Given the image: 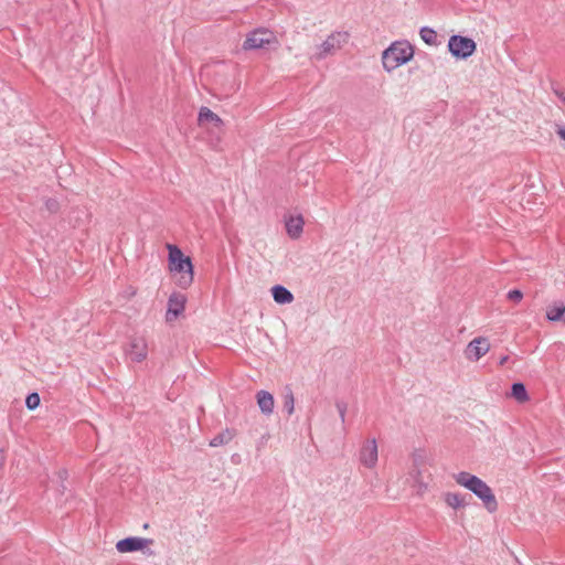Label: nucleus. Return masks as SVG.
Returning a JSON list of instances; mask_svg holds the SVG:
<instances>
[{
	"instance_id": "f257e3e1",
	"label": "nucleus",
	"mask_w": 565,
	"mask_h": 565,
	"mask_svg": "<svg viewBox=\"0 0 565 565\" xmlns=\"http://www.w3.org/2000/svg\"><path fill=\"white\" fill-rule=\"evenodd\" d=\"M455 481L471 491L479 498L489 512H494L498 509V502L492 489L479 477L466 471L458 472L454 476Z\"/></svg>"
},
{
	"instance_id": "f03ea898",
	"label": "nucleus",
	"mask_w": 565,
	"mask_h": 565,
	"mask_svg": "<svg viewBox=\"0 0 565 565\" xmlns=\"http://www.w3.org/2000/svg\"><path fill=\"white\" fill-rule=\"evenodd\" d=\"M168 248L170 270L179 275L175 282L179 287L185 289L193 281V266L191 259L185 257L177 246L169 245Z\"/></svg>"
},
{
	"instance_id": "7ed1b4c3",
	"label": "nucleus",
	"mask_w": 565,
	"mask_h": 565,
	"mask_svg": "<svg viewBox=\"0 0 565 565\" xmlns=\"http://www.w3.org/2000/svg\"><path fill=\"white\" fill-rule=\"evenodd\" d=\"M414 56V49L407 41L392 43L382 54L383 67L392 72L401 65L411 61Z\"/></svg>"
},
{
	"instance_id": "20e7f679",
	"label": "nucleus",
	"mask_w": 565,
	"mask_h": 565,
	"mask_svg": "<svg viewBox=\"0 0 565 565\" xmlns=\"http://www.w3.org/2000/svg\"><path fill=\"white\" fill-rule=\"evenodd\" d=\"M349 40V34L345 32H334L330 34L318 47L313 54V58L321 61L333 55L340 50Z\"/></svg>"
},
{
	"instance_id": "39448f33",
	"label": "nucleus",
	"mask_w": 565,
	"mask_h": 565,
	"mask_svg": "<svg viewBox=\"0 0 565 565\" xmlns=\"http://www.w3.org/2000/svg\"><path fill=\"white\" fill-rule=\"evenodd\" d=\"M476 42L467 36L455 34L448 40V51L458 60L470 57L476 52Z\"/></svg>"
},
{
	"instance_id": "423d86ee",
	"label": "nucleus",
	"mask_w": 565,
	"mask_h": 565,
	"mask_svg": "<svg viewBox=\"0 0 565 565\" xmlns=\"http://www.w3.org/2000/svg\"><path fill=\"white\" fill-rule=\"evenodd\" d=\"M125 354L131 362L141 363L148 356V341L145 337H134L130 339Z\"/></svg>"
},
{
	"instance_id": "0eeeda50",
	"label": "nucleus",
	"mask_w": 565,
	"mask_h": 565,
	"mask_svg": "<svg viewBox=\"0 0 565 565\" xmlns=\"http://www.w3.org/2000/svg\"><path fill=\"white\" fill-rule=\"evenodd\" d=\"M274 42H276V38L271 31L266 29H258L247 35L243 47L245 50H256Z\"/></svg>"
},
{
	"instance_id": "6e6552de",
	"label": "nucleus",
	"mask_w": 565,
	"mask_h": 565,
	"mask_svg": "<svg viewBox=\"0 0 565 565\" xmlns=\"http://www.w3.org/2000/svg\"><path fill=\"white\" fill-rule=\"evenodd\" d=\"M361 465L369 469L375 468L379 460V448L375 438L366 439L359 451Z\"/></svg>"
},
{
	"instance_id": "1a4fd4ad",
	"label": "nucleus",
	"mask_w": 565,
	"mask_h": 565,
	"mask_svg": "<svg viewBox=\"0 0 565 565\" xmlns=\"http://www.w3.org/2000/svg\"><path fill=\"white\" fill-rule=\"evenodd\" d=\"M490 351V342L484 337L475 338L465 350L467 360L477 362Z\"/></svg>"
},
{
	"instance_id": "9d476101",
	"label": "nucleus",
	"mask_w": 565,
	"mask_h": 565,
	"mask_svg": "<svg viewBox=\"0 0 565 565\" xmlns=\"http://www.w3.org/2000/svg\"><path fill=\"white\" fill-rule=\"evenodd\" d=\"M186 297L180 292H173L169 297L166 312V321H174L185 309Z\"/></svg>"
},
{
	"instance_id": "9b49d317",
	"label": "nucleus",
	"mask_w": 565,
	"mask_h": 565,
	"mask_svg": "<svg viewBox=\"0 0 565 565\" xmlns=\"http://www.w3.org/2000/svg\"><path fill=\"white\" fill-rule=\"evenodd\" d=\"M150 544H152V540L150 539L130 536L118 541L116 543V550L119 553H131L143 550L146 546Z\"/></svg>"
},
{
	"instance_id": "f8f14e48",
	"label": "nucleus",
	"mask_w": 565,
	"mask_h": 565,
	"mask_svg": "<svg viewBox=\"0 0 565 565\" xmlns=\"http://www.w3.org/2000/svg\"><path fill=\"white\" fill-rule=\"evenodd\" d=\"M256 399L257 405L264 415L269 416L273 414L275 406V399L273 394H270L267 391H259L256 394Z\"/></svg>"
},
{
	"instance_id": "ddd939ff",
	"label": "nucleus",
	"mask_w": 565,
	"mask_h": 565,
	"mask_svg": "<svg viewBox=\"0 0 565 565\" xmlns=\"http://www.w3.org/2000/svg\"><path fill=\"white\" fill-rule=\"evenodd\" d=\"M198 121L199 125L211 124L213 127L217 129H221L223 126V120L221 119V117L207 107L200 108Z\"/></svg>"
},
{
	"instance_id": "4468645a",
	"label": "nucleus",
	"mask_w": 565,
	"mask_h": 565,
	"mask_svg": "<svg viewBox=\"0 0 565 565\" xmlns=\"http://www.w3.org/2000/svg\"><path fill=\"white\" fill-rule=\"evenodd\" d=\"M305 221L301 215L290 216L286 221V231L290 238L297 239L300 237L303 231Z\"/></svg>"
},
{
	"instance_id": "2eb2a0df",
	"label": "nucleus",
	"mask_w": 565,
	"mask_h": 565,
	"mask_svg": "<svg viewBox=\"0 0 565 565\" xmlns=\"http://www.w3.org/2000/svg\"><path fill=\"white\" fill-rule=\"evenodd\" d=\"M271 295L274 300L280 305L290 303L294 300V295L291 291L281 285L274 286L271 288Z\"/></svg>"
},
{
	"instance_id": "dca6fc26",
	"label": "nucleus",
	"mask_w": 565,
	"mask_h": 565,
	"mask_svg": "<svg viewBox=\"0 0 565 565\" xmlns=\"http://www.w3.org/2000/svg\"><path fill=\"white\" fill-rule=\"evenodd\" d=\"M565 315V303L555 301L546 308V318L551 322L562 321Z\"/></svg>"
},
{
	"instance_id": "f3484780",
	"label": "nucleus",
	"mask_w": 565,
	"mask_h": 565,
	"mask_svg": "<svg viewBox=\"0 0 565 565\" xmlns=\"http://www.w3.org/2000/svg\"><path fill=\"white\" fill-rule=\"evenodd\" d=\"M426 473V467H412L409 476L414 482V487L418 489V492H424L427 490L428 484L424 480V475Z\"/></svg>"
},
{
	"instance_id": "a211bd4d",
	"label": "nucleus",
	"mask_w": 565,
	"mask_h": 565,
	"mask_svg": "<svg viewBox=\"0 0 565 565\" xmlns=\"http://www.w3.org/2000/svg\"><path fill=\"white\" fill-rule=\"evenodd\" d=\"M446 504L452 509H459L466 505L465 497L460 493L446 492L444 494Z\"/></svg>"
},
{
	"instance_id": "6ab92c4d",
	"label": "nucleus",
	"mask_w": 565,
	"mask_h": 565,
	"mask_svg": "<svg viewBox=\"0 0 565 565\" xmlns=\"http://www.w3.org/2000/svg\"><path fill=\"white\" fill-rule=\"evenodd\" d=\"M233 437H234L233 430L225 429L211 439L210 446L218 447V446L226 445L233 439Z\"/></svg>"
},
{
	"instance_id": "aec40b11",
	"label": "nucleus",
	"mask_w": 565,
	"mask_h": 565,
	"mask_svg": "<svg viewBox=\"0 0 565 565\" xmlns=\"http://www.w3.org/2000/svg\"><path fill=\"white\" fill-rule=\"evenodd\" d=\"M282 399H284V405H282L284 411L288 415L294 414V412H295V397H294V393H292V391L290 388H286V391L284 393V396H282Z\"/></svg>"
},
{
	"instance_id": "412c9836",
	"label": "nucleus",
	"mask_w": 565,
	"mask_h": 565,
	"mask_svg": "<svg viewBox=\"0 0 565 565\" xmlns=\"http://www.w3.org/2000/svg\"><path fill=\"white\" fill-rule=\"evenodd\" d=\"M511 394L518 402H525L529 399L526 388L522 383H514L512 385Z\"/></svg>"
},
{
	"instance_id": "4be33fe9",
	"label": "nucleus",
	"mask_w": 565,
	"mask_h": 565,
	"mask_svg": "<svg viewBox=\"0 0 565 565\" xmlns=\"http://www.w3.org/2000/svg\"><path fill=\"white\" fill-rule=\"evenodd\" d=\"M419 34H420L422 40L426 44H429V45L437 44V33L433 29H430L428 26H423L419 31Z\"/></svg>"
},
{
	"instance_id": "5701e85b",
	"label": "nucleus",
	"mask_w": 565,
	"mask_h": 565,
	"mask_svg": "<svg viewBox=\"0 0 565 565\" xmlns=\"http://www.w3.org/2000/svg\"><path fill=\"white\" fill-rule=\"evenodd\" d=\"M412 467H426L429 461V458L424 450H415L412 455Z\"/></svg>"
},
{
	"instance_id": "b1692460",
	"label": "nucleus",
	"mask_w": 565,
	"mask_h": 565,
	"mask_svg": "<svg viewBox=\"0 0 565 565\" xmlns=\"http://www.w3.org/2000/svg\"><path fill=\"white\" fill-rule=\"evenodd\" d=\"M25 405L29 409H35L40 405V395L38 393H31L26 396Z\"/></svg>"
},
{
	"instance_id": "393cba45",
	"label": "nucleus",
	"mask_w": 565,
	"mask_h": 565,
	"mask_svg": "<svg viewBox=\"0 0 565 565\" xmlns=\"http://www.w3.org/2000/svg\"><path fill=\"white\" fill-rule=\"evenodd\" d=\"M507 299L515 303H519L523 299V292L519 289H512L508 291Z\"/></svg>"
},
{
	"instance_id": "a878e982",
	"label": "nucleus",
	"mask_w": 565,
	"mask_h": 565,
	"mask_svg": "<svg viewBox=\"0 0 565 565\" xmlns=\"http://www.w3.org/2000/svg\"><path fill=\"white\" fill-rule=\"evenodd\" d=\"M45 206L50 212H56L58 209V203L54 199H49L45 202Z\"/></svg>"
},
{
	"instance_id": "bb28decb",
	"label": "nucleus",
	"mask_w": 565,
	"mask_h": 565,
	"mask_svg": "<svg viewBox=\"0 0 565 565\" xmlns=\"http://www.w3.org/2000/svg\"><path fill=\"white\" fill-rule=\"evenodd\" d=\"M337 408L342 422L345 419L347 405L344 403H337Z\"/></svg>"
},
{
	"instance_id": "cd10ccee",
	"label": "nucleus",
	"mask_w": 565,
	"mask_h": 565,
	"mask_svg": "<svg viewBox=\"0 0 565 565\" xmlns=\"http://www.w3.org/2000/svg\"><path fill=\"white\" fill-rule=\"evenodd\" d=\"M556 134H557V136H558L561 139L565 140V127H564V126L557 125V127H556Z\"/></svg>"
},
{
	"instance_id": "c85d7f7f",
	"label": "nucleus",
	"mask_w": 565,
	"mask_h": 565,
	"mask_svg": "<svg viewBox=\"0 0 565 565\" xmlns=\"http://www.w3.org/2000/svg\"><path fill=\"white\" fill-rule=\"evenodd\" d=\"M554 93L565 104V90L554 89Z\"/></svg>"
},
{
	"instance_id": "c756f323",
	"label": "nucleus",
	"mask_w": 565,
	"mask_h": 565,
	"mask_svg": "<svg viewBox=\"0 0 565 565\" xmlns=\"http://www.w3.org/2000/svg\"><path fill=\"white\" fill-rule=\"evenodd\" d=\"M126 295H127V298H130L132 296L136 295V290L132 288V287H129L127 290H126Z\"/></svg>"
},
{
	"instance_id": "7c9ffc66",
	"label": "nucleus",
	"mask_w": 565,
	"mask_h": 565,
	"mask_svg": "<svg viewBox=\"0 0 565 565\" xmlns=\"http://www.w3.org/2000/svg\"><path fill=\"white\" fill-rule=\"evenodd\" d=\"M508 360H509V356H508V355H504V356H502V358L500 359L499 364H500V365H503V364H505V363L508 362Z\"/></svg>"
}]
</instances>
